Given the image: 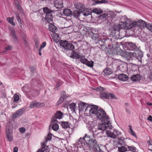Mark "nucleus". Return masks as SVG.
I'll use <instances>...</instances> for the list:
<instances>
[{"label": "nucleus", "mask_w": 152, "mask_h": 152, "mask_svg": "<svg viewBox=\"0 0 152 152\" xmlns=\"http://www.w3.org/2000/svg\"><path fill=\"white\" fill-rule=\"evenodd\" d=\"M129 129L130 130V132L131 133V134L133 135L135 137H137V135L136 134H135V132L133 131V130L132 129V126L130 125L129 126Z\"/></svg>", "instance_id": "nucleus-46"}, {"label": "nucleus", "mask_w": 152, "mask_h": 152, "mask_svg": "<svg viewBox=\"0 0 152 152\" xmlns=\"http://www.w3.org/2000/svg\"><path fill=\"white\" fill-rule=\"evenodd\" d=\"M54 5L57 8L60 9L63 7V2L62 0H56L54 2Z\"/></svg>", "instance_id": "nucleus-13"}, {"label": "nucleus", "mask_w": 152, "mask_h": 152, "mask_svg": "<svg viewBox=\"0 0 152 152\" xmlns=\"http://www.w3.org/2000/svg\"><path fill=\"white\" fill-rule=\"evenodd\" d=\"M97 135L99 136H100L101 137H104V136L103 135V132H99L97 134Z\"/></svg>", "instance_id": "nucleus-59"}, {"label": "nucleus", "mask_w": 152, "mask_h": 152, "mask_svg": "<svg viewBox=\"0 0 152 152\" xmlns=\"http://www.w3.org/2000/svg\"><path fill=\"white\" fill-rule=\"evenodd\" d=\"M97 38V35L96 34H94L92 36V38L94 40H96Z\"/></svg>", "instance_id": "nucleus-55"}, {"label": "nucleus", "mask_w": 152, "mask_h": 152, "mask_svg": "<svg viewBox=\"0 0 152 152\" xmlns=\"http://www.w3.org/2000/svg\"><path fill=\"white\" fill-rule=\"evenodd\" d=\"M148 77L151 80H152V72H151L149 74Z\"/></svg>", "instance_id": "nucleus-63"}, {"label": "nucleus", "mask_w": 152, "mask_h": 152, "mask_svg": "<svg viewBox=\"0 0 152 152\" xmlns=\"http://www.w3.org/2000/svg\"><path fill=\"white\" fill-rule=\"evenodd\" d=\"M94 62L92 61H88V62H87L86 64H85L89 67L92 68L94 66Z\"/></svg>", "instance_id": "nucleus-42"}, {"label": "nucleus", "mask_w": 152, "mask_h": 152, "mask_svg": "<svg viewBox=\"0 0 152 152\" xmlns=\"http://www.w3.org/2000/svg\"><path fill=\"white\" fill-rule=\"evenodd\" d=\"M123 23V28L126 29H131L133 27V25L131 22L129 21H126L125 22H122Z\"/></svg>", "instance_id": "nucleus-15"}, {"label": "nucleus", "mask_w": 152, "mask_h": 152, "mask_svg": "<svg viewBox=\"0 0 152 152\" xmlns=\"http://www.w3.org/2000/svg\"><path fill=\"white\" fill-rule=\"evenodd\" d=\"M123 23L122 22H120L119 24L118 25H114L113 27V29L114 30L117 31H119L121 29L123 28Z\"/></svg>", "instance_id": "nucleus-16"}, {"label": "nucleus", "mask_w": 152, "mask_h": 152, "mask_svg": "<svg viewBox=\"0 0 152 152\" xmlns=\"http://www.w3.org/2000/svg\"><path fill=\"white\" fill-rule=\"evenodd\" d=\"M52 134L51 133H49L47 137H45V140L44 142L46 143L48 141L52 139Z\"/></svg>", "instance_id": "nucleus-35"}, {"label": "nucleus", "mask_w": 152, "mask_h": 152, "mask_svg": "<svg viewBox=\"0 0 152 152\" xmlns=\"http://www.w3.org/2000/svg\"><path fill=\"white\" fill-rule=\"evenodd\" d=\"M61 85V84L60 82H58L56 84V86L55 87V88H57L59 86H60Z\"/></svg>", "instance_id": "nucleus-64"}, {"label": "nucleus", "mask_w": 152, "mask_h": 152, "mask_svg": "<svg viewBox=\"0 0 152 152\" xmlns=\"http://www.w3.org/2000/svg\"><path fill=\"white\" fill-rule=\"evenodd\" d=\"M108 1L106 0H101L100 1H99L98 0L95 1V4H97L101 3H107Z\"/></svg>", "instance_id": "nucleus-41"}, {"label": "nucleus", "mask_w": 152, "mask_h": 152, "mask_svg": "<svg viewBox=\"0 0 152 152\" xmlns=\"http://www.w3.org/2000/svg\"><path fill=\"white\" fill-rule=\"evenodd\" d=\"M58 119L56 117V116L54 115L52 118L51 120L52 122H56L57 121L56 119Z\"/></svg>", "instance_id": "nucleus-57"}, {"label": "nucleus", "mask_w": 152, "mask_h": 152, "mask_svg": "<svg viewBox=\"0 0 152 152\" xmlns=\"http://www.w3.org/2000/svg\"><path fill=\"white\" fill-rule=\"evenodd\" d=\"M108 15L106 14H103L100 15V17L103 19H107L108 18Z\"/></svg>", "instance_id": "nucleus-50"}, {"label": "nucleus", "mask_w": 152, "mask_h": 152, "mask_svg": "<svg viewBox=\"0 0 152 152\" xmlns=\"http://www.w3.org/2000/svg\"><path fill=\"white\" fill-rule=\"evenodd\" d=\"M48 29L50 31L53 33H55L57 31V29L56 26L53 24L48 23Z\"/></svg>", "instance_id": "nucleus-18"}, {"label": "nucleus", "mask_w": 152, "mask_h": 152, "mask_svg": "<svg viewBox=\"0 0 152 152\" xmlns=\"http://www.w3.org/2000/svg\"><path fill=\"white\" fill-rule=\"evenodd\" d=\"M24 112L23 108L20 109L16 111V112L12 115V117L13 118H16L18 117L21 116Z\"/></svg>", "instance_id": "nucleus-12"}, {"label": "nucleus", "mask_w": 152, "mask_h": 152, "mask_svg": "<svg viewBox=\"0 0 152 152\" xmlns=\"http://www.w3.org/2000/svg\"><path fill=\"white\" fill-rule=\"evenodd\" d=\"M10 125H11V124L10 122L8 123L7 124L6 127V132L7 137L8 140L10 142L13 140V138L12 134V131L10 127Z\"/></svg>", "instance_id": "nucleus-6"}, {"label": "nucleus", "mask_w": 152, "mask_h": 152, "mask_svg": "<svg viewBox=\"0 0 152 152\" xmlns=\"http://www.w3.org/2000/svg\"><path fill=\"white\" fill-rule=\"evenodd\" d=\"M59 128L58 125L56 123L53 124L52 126V128L55 131H57Z\"/></svg>", "instance_id": "nucleus-39"}, {"label": "nucleus", "mask_w": 152, "mask_h": 152, "mask_svg": "<svg viewBox=\"0 0 152 152\" xmlns=\"http://www.w3.org/2000/svg\"><path fill=\"white\" fill-rule=\"evenodd\" d=\"M64 14L67 16H70L72 15V11L69 9H64L63 12Z\"/></svg>", "instance_id": "nucleus-24"}, {"label": "nucleus", "mask_w": 152, "mask_h": 152, "mask_svg": "<svg viewBox=\"0 0 152 152\" xmlns=\"http://www.w3.org/2000/svg\"><path fill=\"white\" fill-rule=\"evenodd\" d=\"M25 129L24 128H20V132L22 133H24L25 132Z\"/></svg>", "instance_id": "nucleus-60"}, {"label": "nucleus", "mask_w": 152, "mask_h": 152, "mask_svg": "<svg viewBox=\"0 0 152 152\" xmlns=\"http://www.w3.org/2000/svg\"><path fill=\"white\" fill-rule=\"evenodd\" d=\"M61 125L62 127L65 129L69 127L68 123L67 122H61Z\"/></svg>", "instance_id": "nucleus-34"}, {"label": "nucleus", "mask_w": 152, "mask_h": 152, "mask_svg": "<svg viewBox=\"0 0 152 152\" xmlns=\"http://www.w3.org/2000/svg\"><path fill=\"white\" fill-rule=\"evenodd\" d=\"M80 55L78 53L72 51L70 56V57L75 59H78L80 57Z\"/></svg>", "instance_id": "nucleus-22"}, {"label": "nucleus", "mask_w": 152, "mask_h": 152, "mask_svg": "<svg viewBox=\"0 0 152 152\" xmlns=\"http://www.w3.org/2000/svg\"><path fill=\"white\" fill-rule=\"evenodd\" d=\"M128 77L126 75L124 74H121L118 75V79L121 81H125L127 80Z\"/></svg>", "instance_id": "nucleus-19"}, {"label": "nucleus", "mask_w": 152, "mask_h": 152, "mask_svg": "<svg viewBox=\"0 0 152 152\" xmlns=\"http://www.w3.org/2000/svg\"><path fill=\"white\" fill-rule=\"evenodd\" d=\"M96 115L97 118L100 120L102 121H104V120L109 121L108 120H110L108 116L107 115L105 111L102 109L98 110Z\"/></svg>", "instance_id": "nucleus-1"}, {"label": "nucleus", "mask_w": 152, "mask_h": 152, "mask_svg": "<svg viewBox=\"0 0 152 152\" xmlns=\"http://www.w3.org/2000/svg\"><path fill=\"white\" fill-rule=\"evenodd\" d=\"M105 75H108L111 74L113 73V71L111 69L107 68L103 71Z\"/></svg>", "instance_id": "nucleus-27"}, {"label": "nucleus", "mask_w": 152, "mask_h": 152, "mask_svg": "<svg viewBox=\"0 0 152 152\" xmlns=\"http://www.w3.org/2000/svg\"><path fill=\"white\" fill-rule=\"evenodd\" d=\"M72 14L74 17L79 20L84 18H82L81 12H80L78 10H75Z\"/></svg>", "instance_id": "nucleus-11"}, {"label": "nucleus", "mask_w": 152, "mask_h": 152, "mask_svg": "<svg viewBox=\"0 0 152 152\" xmlns=\"http://www.w3.org/2000/svg\"><path fill=\"white\" fill-rule=\"evenodd\" d=\"M65 99V98L63 97L62 96H61V97L59 99L58 101V104H60L62 102L64 99Z\"/></svg>", "instance_id": "nucleus-49"}, {"label": "nucleus", "mask_w": 152, "mask_h": 152, "mask_svg": "<svg viewBox=\"0 0 152 152\" xmlns=\"http://www.w3.org/2000/svg\"><path fill=\"white\" fill-rule=\"evenodd\" d=\"M12 47L10 45H8L7 46V47H6L5 48V49L6 50L4 52H2V53H5L6 52V50H11L12 49Z\"/></svg>", "instance_id": "nucleus-51"}, {"label": "nucleus", "mask_w": 152, "mask_h": 152, "mask_svg": "<svg viewBox=\"0 0 152 152\" xmlns=\"http://www.w3.org/2000/svg\"><path fill=\"white\" fill-rule=\"evenodd\" d=\"M45 106V104L43 103L37 102H32L29 105L30 108H33L35 107H43Z\"/></svg>", "instance_id": "nucleus-10"}, {"label": "nucleus", "mask_w": 152, "mask_h": 152, "mask_svg": "<svg viewBox=\"0 0 152 152\" xmlns=\"http://www.w3.org/2000/svg\"><path fill=\"white\" fill-rule=\"evenodd\" d=\"M93 90H95L97 91H101L102 90H104V88L100 86L97 88H95L93 89Z\"/></svg>", "instance_id": "nucleus-47"}, {"label": "nucleus", "mask_w": 152, "mask_h": 152, "mask_svg": "<svg viewBox=\"0 0 152 152\" xmlns=\"http://www.w3.org/2000/svg\"><path fill=\"white\" fill-rule=\"evenodd\" d=\"M98 107L95 105H91L90 106H87L85 109L86 111L89 109L90 114H94L96 115L98 111Z\"/></svg>", "instance_id": "nucleus-7"}, {"label": "nucleus", "mask_w": 152, "mask_h": 152, "mask_svg": "<svg viewBox=\"0 0 152 152\" xmlns=\"http://www.w3.org/2000/svg\"><path fill=\"white\" fill-rule=\"evenodd\" d=\"M97 148V149H96L97 150H96V149H95L94 150V151L95 152H101L102 151V150H101V149L100 148L99 146V148Z\"/></svg>", "instance_id": "nucleus-58"}, {"label": "nucleus", "mask_w": 152, "mask_h": 152, "mask_svg": "<svg viewBox=\"0 0 152 152\" xmlns=\"http://www.w3.org/2000/svg\"><path fill=\"white\" fill-rule=\"evenodd\" d=\"M102 10L100 9L94 8L92 10V12L95 13L99 15L102 13Z\"/></svg>", "instance_id": "nucleus-29"}, {"label": "nucleus", "mask_w": 152, "mask_h": 152, "mask_svg": "<svg viewBox=\"0 0 152 152\" xmlns=\"http://www.w3.org/2000/svg\"><path fill=\"white\" fill-rule=\"evenodd\" d=\"M44 13L45 14V19L47 21L49 22L52 21L53 16L51 13L54 11L51 10L48 8L45 7L43 9Z\"/></svg>", "instance_id": "nucleus-2"}, {"label": "nucleus", "mask_w": 152, "mask_h": 152, "mask_svg": "<svg viewBox=\"0 0 152 152\" xmlns=\"http://www.w3.org/2000/svg\"><path fill=\"white\" fill-rule=\"evenodd\" d=\"M45 143L44 142L41 143L43 147L40 149L41 152H47L48 146L46 145Z\"/></svg>", "instance_id": "nucleus-25"}, {"label": "nucleus", "mask_w": 152, "mask_h": 152, "mask_svg": "<svg viewBox=\"0 0 152 152\" xmlns=\"http://www.w3.org/2000/svg\"><path fill=\"white\" fill-rule=\"evenodd\" d=\"M147 143L149 145V148H152V141L150 140L147 141Z\"/></svg>", "instance_id": "nucleus-54"}, {"label": "nucleus", "mask_w": 152, "mask_h": 152, "mask_svg": "<svg viewBox=\"0 0 152 152\" xmlns=\"http://www.w3.org/2000/svg\"><path fill=\"white\" fill-rule=\"evenodd\" d=\"M140 21L139 20L136 22L134 21L132 23V25H133V27H139V24L140 23Z\"/></svg>", "instance_id": "nucleus-43"}, {"label": "nucleus", "mask_w": 152, "mask_h": 152, "mask_svg": "<svg viewBox=\"0 0 152 152\" xmlns=\"http://www.w3.org/2000/svg\"><path fill=\"white\" fill-rule=\"evenodd\" d=\"M106 133L108 137L113 139L119 138V136L121 134V133L117 130H115L113 132L109 131H106Z\"/></svg>", "instance_id": "nucleus-5"}, {"label": "nucleus", "mask_w": 152, "mask_h": 152, "mask_svg": "<svg viewBox=\"0 0 152 152\" xmlns=\"http://www.w3.org/2000/svg\"><path fill=\"white\" fill-rule=\"evenodd\" d=\"M46 43L45 42H43L41 45L40 46V49H42V48H44L46 45Z\"/></svg>", "instance_id": "nucleus-56"}, {"label": "nucleus", "mask_w": 152, "mask_h": 152, "mask_svg": "<svg viewBox=\"0 0 152 152\" xmlns=\"http://www.w3.org/2000/svg\"><path fill=\"white\" fill-rule=\"evenodd\" d=\"M109 121H107L106 120H104L102 124H100L98 126V129L99 130L104 131L107 128L110 129V120H108Z\"/></svg>", "instance_id": "nucleus-4"}, {"label": "nucleus", "mask_w": 152, "mask_h": 152, "mask_svg": "<svg viewBox=\"0 0 152 152\" xmlns=\"http://www.w3.org/2000/svg\"><path fill=\"white\" fill-rule=\"evenodd\" d=\"M14 19V17H9L7 18V20L13 26H15V24L13 22V20Z\"/></svg>", "instance_id": "nucleus-31"}, {"label": "nucleus", "mask_w": 152, "mask_h": 152, "mask_svg": "<svg viewBox=\"0 0 152 152\" xmlns=\"http://www.w3.org/2000/svg\"><path fill=\"white\" fill-rule=\"evenodd\" d=\"M60 44L61 46L67 50H72L74 49V46L72 44L69 43L67 41L61 40Z\"/></svg>", "instance_id": "nucleus-3"}, {"label": "nucleus", "mask_w": 152, "mask_h": 152, "mask_svg": "<svg viewBox=\"0 0 152 152\" xmlns=\"http://www.w3.org/2000/svg\"><path fill=\"white\" fill-rule=\"evenodd\" d=\"M63 113L60 111H57L55 114V115L58 119H61L63 117Z\"/></svg>", "instance_id": "nucleus-32"}, {"label": "nucleus", "mask_w": 152, "mask_h": 152, "mask_svg": "<svg viewBox=\"0 0 152 152\" xmlns=\"http://www.w3.org/2000/svg\"><path fill=\"white\" fill-rule=\"evenodd\" d=\"M139 20V21H140V23L139 24V28H142L146 26L147 24L145 21L141 20Z\"/></svg>", "instance_id": "nucleus-26"}, {"label": "nucleus", "mask_w": 152, "mask_h": 152, "mask_svg": "<svg viewBox=\"0 0 152 152\" xmlns=\"http://www.w3.org/2000/svg\"><path fill=\"white\" fill-rule=\"evenodd\" d=\"M145 27L148 29L149 31H152V24L148 23L146 25Z\"/></svg>", "instance_id": "nucleus-45"}, {"label": "nucleus", "mask_w": 152, "mask_h": 152, "mask_svg": "<svg viewBox=\"0 0 152 152\" xmlns=\"http://www.w3.org/2000/svg\"><path fill=\"white\" fill-rule=\"evenodd\" d=\"M126 45L129 50L138 51L139 50L140 47L137 46L135 43L132 42H126Z\"/></svg>", "instance_id": "nucleus-8"}, {"label": "nucleus", "mask_w": 152, "mask_h": 152, "mask_svg": "<svg viewBox=\"0 0 152 152\" xmlns=\"http://www.w3.org/2000/svg\"><path fill=\"white\" fill-rule=\"evenodd\" d=\"M80 61L83 64H86L88 62V60L84 56H80Z\"/></svg>", "instance_id": "nucleus-28"}, {"label": "nucleus", "mask_w": 152, "mask_h": 152, "mask_svg": "<svg viewBox=\"0 0 152 152\" xmlns=\"http://www.w3.org/2000/svg\"><path fill=\"white\" fill-rule=\"evenodd\" d=\"M61 96H62L64 98H66L67 96H66V93L64 91H62L61 93Z\"/></svg>", "instance_id": "nucleus-52"}, {"label": "nucleus", "mask_w": 152, "mask_h": 152, "mask_svg": "<svg viewBox=\"0 0 152 152\" xmlns=\"http://www.w3.org/2000/svg\"><path fill=\"white\" fill-rule=\"evenodd\" d=\"M15 4L16 6V7L20 6V4L18 1L17 0L15 1Z\"/></svg>", "instance_id": "nucleus-62"}, {"label": "nucleus", "mask_w": 152, "mask_h": 152, "mask_svg": "<svg viewBox=\"0 0 152 152\" xmlns=\"http://www.w3.org/2000/svg\"><path fill=\"white\" fill-rule=\"evenodd\" d=\"M11 34L12 35L14 39L15 40H17V37L15 35V32L14 30H12L11 31Z\"/></svg>", "instance_id": "nucleus-48"}, {"label": "nucleus", "mask_w": 152, "mask_h": 152, "mask_svg": "<svg viewBox=\"0 0 152 152\" xmlns=\"http://www.w3.org/2000/svg\"><path fill=\"white\" fill-rule=\"evenodd\" d=\"M100 97L102 99H108L109 98V94H107L106 92L101 91L100 92Z\"/></svg>", "instance_id": "nucleus-17"}, {"label": "nucleus", "mask_w": 152, "mask_h": 152, "mask_svg": "<svg viewBox=\"0 0 152 152\" xmlns=\"http://www.w3.org/2000/svg\"><path fill=\"white\" fill-rule=\"evenodd\" d=\"M83 137L84 139L86 138L87 140L89 141V142H91V140L94 139V138L92 137L91 136L88 135L87 134H86Z\"/></svg>", "instance_id": "nucleus-37"}, {"label": "nucleus", "mask_w": 152, "mask_h": 152, "mask_svg": "<svg viewBox=\"0 0 152 152\" xmlns=\"http://www.w3.org/2000/svg\"><path fill=\"white\" fill-rule=\"evenodd\" d=\"M126 146L128 147L129 151H132V152H137L136 148L134 146H129L127 145H126Z\"/></svg>", "instance_id": "nucleus-36"}, {"label": "nucleus", "mask_w": 152, "mask_h": 152, "mask_svg": "<svg viewBox=\"0 0 152 152\" xmlns=\"http://www.w3.org/2000/svg\"><path fill=\"white\" fill-rule=\"evenodd\" d=\"M118 151L120 152H125L127 151V148L124 146L118 147Z\"/></svg>", "instance_id": "nucleus-33"}, {"label": "nucleus", "mask_w": 152, "mask_h": 152, "mask_svg": "<svg viewBox=\"0 0 152 152\" xmlns=\"http://www.w3.org/2000/svg\"><path fill=\"white\" fill-rule=\"evenodd\" d=\"M118 139L116 141H113L114 142L118 143L120 145L126 146V143L124 142V140L123 139H120L119 138H117Z\"/></svg>", "instance_id": "nucleus-21"}, {"label": "nucleus", "mask_w": 152, "mask_h": 152, "mask_svg": "<svg viewBox=\"0 0 152 152\" xmlns=\"http://www.w3.org/2000/svg\"><path fill=\"white\" fill-rule=\"evenodd\" d=\"M92 10L91 9H85L81 11V14L82 16L84 15L86 17L88 16H90L91 17Z\"/></svg>", "instance_id": "nucleus-14"}, {"label": "nucleus", "mask_w": 152, "mask_h": 152, "mask_svg": "<svg viewBox=\"0 0 152 152\" xmlns=\"http://www.w3.org/2000/svg\"><path fill=\"white\" fill-rule=\"evenodd\" d=\"M14 101L15 102L18 101L19 99V97L18 94H15L13 96Z\"/></svg>", "instance_id": "nucleus-44"}, {"label": "nucleus", "mask_w": 152, "mask_h": 152, "mask_svg": "<svg viewBox=\"0 0 152 152\" xmlns=\"http://www.w3.org/2000/svg\"><path fill=\"white\" fill-rule=\"evenodd\" d=\"M76 104L75 103L71 104L69 105V108L73 112H75Z\"/></svg>", "instance_id": "nucleus-40"}, {"label": "nucleus", "mask_w": 152, "mask_h": 152, "mask_svg": "<svg viewBox=\"0 0 152 152\" xmlns=\"http://www.w3.org/2000/svg\"><path fill=\"white\" fill-rule=\"evenodd\" d=\"M87 104L86 103L82 102L80 103L79 105V107L82 110H83L85 107H86Z\"/></svg>", "instance_id": "nucleus-38"}, {"label": "nucleus", "mask_w": 152, "mask_h": 152, "mask_svg": "<svg viewBox=\"0 0 152 152\" xmlns=\"http://www.w3.org/2000/svg\"><path fill=\"white\" fill-rule=\"evenodd\" d=\"M88 145L90 148L94 150L95 149H97L96 148H99V144L96 140L95 139H92L91 142H89Z\"/></svg>", "instance_id": "nucleus-9"}, {"label": "nucleus", "mask_w": 152, "mask_h": 152, "mask_svg": "<svg viewBox=\"0 0 152 152\" xmlns=\"http://www.w3.org/2000/svg\"><path fill=\"white\" fill-rule=\"evenodd\" d=\"M84 137L83 138H80L78 140V142H77V144L79 145V146H83V144H84Z\"/></svg>", "instance_id": "nucleus-30"}, {"label": "nucleus", "mask_w": 152, "mask_h": 152, "mask_svg": "<svg viewBox=\"0 0 152 152\" xmlns=\"http://www.w3.org/2000/svg\"><path fill=\"white\" fill-rule=\"evenodd\" d=\"M110 97L112 99H116V98L115 95L113 94H110Z\"/></svg>", "instance_id": "nucleus-61"}, {"label": "nucleus", "mask_w": 152, "mask_h": 152, "mask_svg": "<svg viewBox=\"0 0 152 152\" xmlns=\"http://www.w3.org/2000/svg\"><path fill=\"white\" fill-rule=\"evenodd\" d=\"M16 18L18 20V23L20 24V26H21V19L20 18V16L17 17Z\"/></svg>", "instance_id": "nucleus-53"}, {"label": "nucleus", "mask_w": 152, "mask_h": 152, "mask_svg": "<svg viewBox=\"0 0 152 152\" xmlns=\"http://www.w3.org/2000/svg\"><path fill=\"white\" fill-rule=\"evenodd\" d=\"M74 6L76 9L79 10H81L85 7L84 5L80 3L75 4Z\"/></svg>", "instance_id": "nucleus-23"}, {"label": "nucleus", "mask_w": 152, "mask_h": 152, "mask_svg": "<svg viewBox=\"0 0 152 152\" xmlns=\"http://www.w3.org/2000/svg\"><path fill=\"white\" fill-rule=\"evenodd\" d=\"M141 78L140 75L138 74L132 75L130 77V79L133 81H135L139 80Z\"/></svg>", "instance_id": "nucleus-20"}]
</instances>
